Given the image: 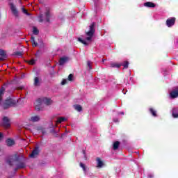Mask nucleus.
<instances>
[{"label":"nucleus","mask_w":178,"mask_h":178,"mask_svg":"<svg viewBox=\"0 0 178 178\" xmlns=\"http://www.w3.org/2000/svg\"><path fill=\"white\" fill-rule=\"evenodd\" d=\"M78 41L81 42V44H83V45H88V43H87V42H86V40H83L81 38H79Z\"/></svg>","instance_id":"bb28decb"},{"label":"nucleus","mask_w":178,"mask_h":178,"mask_svg":"<svg viewBox=\"0 0 178 178\" xmlns=\"http://www.w3.org/2000/svg\"><path fill=\"white\" fill-rule=\"evenodd\" d=\"M10 6L14 16H15V17H19V11H17V9H16V6H15V4H13V3H11L10 4Z\"/></svg>","instance_id":"39448f33"},{"label":"nucleus","mask_w":178,"mask_h":178,"mask_svg":"<svg viewBox=\"0 0 178 178\" xmlns=\"http://www.w3.org/2000/svg\"><path fill=\"white\" fill-rule=\"evenodd\" d=\"M22 9L23 13H24L27 16H30V13H29V11H27V10H26L24 8H22Z\"/></svg>","instance_id":"7c9ffc66"},{"label":"nucleus","mask_w":178,"mask_h":178,"mask_svg":"<svg viewBox=\"0 0 178 178\" xmlns=\"http://www.w3.org/2000/svg\"><path fill=\"white\" fill-rule=\"evenodd\" d=\"M33 84H34L35 87H40V86H41V82L40 81V78H38L37 76L35 77Z\"/></svg>","instance_id":"4468645a"},{"label":"nucleus","mask_w":178,"mask_h":178,"mask_svg":"<svg viewBox=\"0 0 178 178\" xmlns=\"http://www.w3.org/2000/svg\"><path fill=\"white\" fill-rule=\"evenodd\" d=\"M68 80H69V81H73V74H70L68 76Z\"/></svg>","instance_id":"473e14b6"},{"label":"nucleus","mask_w":178,"mask_h":178,"mask_svg":"<svg viewBox=\"0 0 178 178\" xmlns=\"http://www.w3.org/2000/svg\"><path fill=\"white\" fill-rule=\"evenodd\" d=\"M3 127H10V120L8 117L3 118Z\"/></svg>","instance_id":"1a4fd4ad"},{"label":"nucleus","mask_w":178,"mask_h":178,"mask_svg":"<svg viewBox=\"0 0 178 178\" xmlns=\"http://www.w3.org/2000/svg\"><path fill=\"white\" fill-rule=\"evenodd\" d=\"M122 66L124 67V69H127L129 67V61H124Z\"/></svg>","instance_id":"cd10ccee"},{"label":"nucleus","mask_w":178,"mask_h":178,"mask_svg":"<svg viewBox=\"0 0 178 178\" xmlns=\"http://www.w3.org/2000/svg\"><path fill=\"white\" fill-rule=\"evenodd\" d=\"M20 156L17 155V154H13L12 156H8L6 160V163L7 165H10V167L14 166L15 163L16 168L14 169V171L17 172L19 169H26V162L19 161Z\"/></svg>","instance_id":"f257e3e1"},{"label":"nucleus","mask_w":178,"mask_h":178,"mask_svg":"<svg viewBox=\"0 0 178 178\" xmlns=\"http://www.w3.org/2000/svg\"><path fill=\"white\" fill-rule=\"evenodd\" d=\"M175 23H176V17H175L168 18L166 20V25L168 26V27H172V26H175Z\"/></svg>","instance_id":"20e7f679"},{"label":"nucleus","mask_w":178,"mask_h":178,"mask_svg":"<svg viewBox=\"0 0 178 178\" xmlns=\"http://www.w3.org/2000/svg\"><path fill=\"white\" fill-rule=\"evenodd\" d=\"M31 42L32 44V47H35L38 45V43L35 42V38L34 36H31Z\"/></svg>","instance_id":"dca6fc26"},{"label":"nucleus","mask_w":178,"mask_h":178,"mask_svg":"<svg viewBox=\"0 0 178 178\" xmlns=\"http://www.w3.org/2000/svg\"><path fill=\"white\" fill-rule=\"evenodd\" d=\"M170 97L172 99H175V98H177V97H178V88L177 90H172L170 93Z\"/></svg>","instance_id":"9d476101"},{"label":"nucleus","mask_w":178,"mask_h":178,"mask_svg":"<svg viewBox=\"0 0 178 178\" xmlns=\"http://www.w3.org/2000/svg\"><path fill=\"white\" fill-rule=\"evenodd\" d=\"M39 99H40V102H42V104H44V105H51V104H52V100H51V99H48L47 97H43V98H39Z\"/></svg>","instance_id":"6e6552de"},{"label":"nucleus","mask_w":178,"mask_h":178,"mask_svg":"<svg viewBox=\"0 0 178 178\" xmlns=\"http://www.w3.org/2000/svg\"><path fill=\"white\" fill-rule=\"evenodd\" d=\"M5 58H6V52L4 50L0 49V60H3Z\"/></svg>","instance_id":"f8f14e48"},{"label":"nucleus","mask_w":178,"mask_h":178,"mask_svg":"<svg viewBox=\"0 0 178 178\" xmlns=\"http://www.w3.org/2000/svg\"><path fill=\"white\" fill-rule=\"evenodd\" d=\"M149 178H152V177H154L152 175H149Z\"/></svg>","instance_id":"c03bdc74"},{"label":"nucleus","mask_w":178,"mask_h":178,"mask_svg":"<svg viewBox=\"0 0 178 178\" xmlns=\"http://www.w3.org/2000/svg\"><path fill=\"white\" fill-rule=\"evenodd\" d=\"M5 88L3 87H1V88H0V103H1V101H2V98L5 94Z\"/></svg>","instance_id":"aec40b11"},{"label":"nucleus","mask_w":178,"mask_h":178,"mask_svg":"<svg viewBox=\"0 0 178 178\" xmlns=\"http://www.w3.org/2000/svg\"><path fill=\"white\" fill-rule=\"evenodd\" d=\"M65 84H67V79H63L61 81V85L65 86Z\"/></svg>","instance_id":"72a5a7b5"},{"label":"nucleus","mask_w":178,"mask_h":178,"mask_svg":"<svg viewBox=\"0 0 178 178\" xmlns=\"http://www.w3.org/2000/svg\"><path fill=\"white\" fill-rule=\"evenodd\" d=\"M31 122H38V120H40V116L38 115H35L33 116L30 118L29 120Z\"/></svg>","instance_id":"4be33fe9"},{"label":"nucleus","mask_w":178,"mask_h":178,"mask_svg":"<svg viewBox=\"0 0 178 178\" xmlns=\"http://www.w3.org/2000/svg\"><path fill=\"white\" fill-rule=\"evenodd\" d=\"M66 118L65 117H60L58 118V120L56 122V124H59V123H62L63 122H65Z\"/></svg>","instance_id":"412c9836"},{"label":"nucleus","mask_w":178,"mask_h":178,"mask_svg":"<svg viewBox=\"0 0 178 178\" xmlns=\"http://www.w3.org/2000/svg\"><path fill=\"white\" fill-rule=\"evenodd\" d=\"M42 17H43L42 14L39 16V18H40V19H42Z\"/></svg>","instance_id":"a19ab883"},{"label":"nucleus","mask_w":178,"mask_h":178,"mask_svg":"<svg viewBox=\"0 0 178 178\" xmlns=\"http://www.w3.org/2000/svg\"><path fill=\"white\" fill-rule=\"evenodd\" d=\"M95 22H92L89 26V31H86V35H87L86 40L91 41L92 40V37H94V34H95Z\"/></svg>","instance_id":"f03ea898"},{"label":"nucleus","mask_w":178,"mask_h":178,"mask_svg":"<svg viewBox=\"0 0 178 178\" xmlns=\"http://www.w3.org/2000/svg\"><path fill=\"white\" fill-rule=\"evenodd\" d=\"M45 16H46V22H47V23H49L50 19H51V13L49 12V10H47L45 13Z\"/></svg>","instance_id":"a211bd4d"},{"label":"nucleus","mask_w":178,"mask_h":178,"mask_svg":"<svg viewBox=\"0 0 178 178\" xmlns=\"http://www.w3.org/2000/svg\"><path fill=\"white\" fill-rule=\"evenodd\" d=\"M79 165H80L81 168H82L83 172H86L87 170V168H86V165H84V163H80Z\"/></svg>","instance_id":"c756f323"},{"label":"nucleus","mask_w":178,"mask_h":178,"mask_svg":"<svg viewBox=\"0 0 178 178\" xmlns=\"http://www.w3.org/2000/svg\"><path fill=\"white\" fill-rule=\"evenodd\" d=\"M35 61H36V60H35V59H31V60H30L28 62V63H29V65H35Z\"/></svg>","instance_id":"2f4dec72"},{"label":"nucleus","mask_w":178,"mask_h":178,"mask_svg":"<svg viewBox=\"0 0 178 178\" xmlns=\"http://www.w3.org/2000/svg\"><path fill=\"white\" fill-rule=\"evenodd\" d=\"M39 33H40V31H38V29H37V27L34 26V27H33V33L35 35H38Z\"/></svg>","instance_id":"a878e982"},{"label":"nucleus","mask_w":178,"mask_h":178,"mask_svg":"<svg viewBox=\"0 0 178 178\" xmlns=\"http://www.w3.org/2000/svg\"><path fill=\"white\" fill-rule=\"evenodd\" d=\"M11 84H17V78H15L12 81Z\"/></svg>","instance_id":"f704fd0d"},{"label":"nucleus","mask_w":178,"mask_h":178,"mask_svg":"<svg viewBox=\"0 0 178 178\" xmlns=\"http://www.w3.org/2000/svg\"><path fill=\"white\" fill-rule=\"evenodd\" d=\"M83 154L84 155H86V151H85V150H83Z\"/></svg>","instance_id":"37998d69"},{"label":"nucleus","mask_w":178,"mask_h":178,"mask_svg":"<svg viewBox=\"0 0 178 178\" xmlns=\"http://www.w3.org/2000/svg\"><path fill=\"white\" fill-rule=\"evenodd\" d=\"M96 161L97 162V168H102L104 166V162L101 161L100 158L97 157Z\"/></svg>","instance_id":"f3484780"},{"label":"nucleus","mask_w":178,"mask_h":178,"mask_svg":"<svg viewBox=\"0 0 178 178\" xmlns=\"http://www.w3.org/2000/svg\"><path fill=\"white\" fill-rule=\"evenodd\" d=\"M87 69H88L89 70H91V69H92V67L91 66V62L90 61L87 62Z\"/></svg>","instance_id":"c85d7f7f"},{"label":"nucleus","mask_w":178,"mask_h":178,"mask_svg":"<svg viewBox=\"0 0 178 178\" xmlns=\"http://www.w3.org/2000/svg\"><path fill=\"white\" fill-rule=\"evenodd\" d=\"M16 104H17V102L15 99L8 98L2 105L3 109H9V108L15 106Z\"/></svg>","instance_id":"7ed1b4c3"},{"label":"nucleus","mask_w":178,"mask_h":178,"mask_svg":"<svg viewBox=\"0 0 178 178\" xmlns=\"http://www.w3.org/2000/svg\"><path fill=\"white\" fill-rule=\"evenodd\" d=\"M67 60H69V58H67V57L60 58V60H59V65L62 66V65H65V63H66V62H67Z\"/></svg>","instance_id":"9b49d317"},{"label":"nucleus","mask_w":178,"mask_h":178,"mask_svg":"<svg viewBox=\"0 0 178 178\" xmlns=\"http://www.w3.org/2000/svg\"><path fill=\"white\" fill-rule=\"evenodd\" d=\"M104 62H105V59H103V60H102V63H104Z\"/></svg>","instance_id":"a18cd8bd"},{"label":"nucleus","mask_w":178,"mask_h":178,"mask_svg":"<svg viewBox=\"0 0 178 178\" xmlns=\"http://www.w3.org/2000/svg\"><path fill=\"white\" fill-rule=\"evenodd\" d=\"M19 90H23V88H19Z\"/></svg>","instance_id":"49530a36"},{"label":"nucleus","mask_w":178,"mask_h":178,"mask_svg":"<svg viewBox=\"0 0 178 178\" xmlns=\"http://www.w3.org/2000/svg\"><path fill=\"white\" fill-rule=\"evenodd\" d=\"M40 154V147H35L34 149L32 151L31 154H30L31 158H35L37 155Z\"/></svg>","instance_id":"0eeeda50"},{"label":"nucleus","mask_w":178,"mask_h":178,"mask_svg":"<svg viewBox=\"0 0 178 178\" xmlns=\"http://www.w3.org/2000/svg\"><path fill=\"white\" fill-rule=\"evenodd\" d=\"M119 145H120V142L119 141L114 142V143L113 144V149H114V151H116V149L119 148Z\"/></svg>","instance_id":"6ab92c4d"},{"label":"nucleus","mask_w":178,"mask_h":178,"mask_svg":"<svg viewBox=\"0 0 178 178\" xmlns=\"http://www.w3.org/2000/svg\"><path fill=\"white\" fill-rule=\"evenodd\" d=\"M40 130H42V134H45V131L44 130V129L40 128Z\"/></svg>","instance_id":"4c0bfd02"},{"label":"nucleus","mask_w":178,"mask_h":178,"mask_svg":"<svg viewBox=\"0 0 178 178\" xmlns=\"http://www.w3.org/2000/svg\"><path fill=\"white\" fill-rule=\"evenodd\" d=\"M110 65L111 67H117V69H119L122 66V64H118L116 63H111Z\"/></svg>","instance_id":"393cba45"},{"label":"nucleus","mask_w":178,"mask_h":178,"mask_svg":"<svg viewBox=\"0 0 178 178\" xmlns=\"http://www.w3.org/2000/svg\"><path fill=\"white\" fill-rule=\"evenodd\" d=\"M6 143L8 145V147H12V145H15V140L8 138L6 140Z\"/></svg>","instance_id":"2eb2a0df"},{"label":"nucleus","mask_w":178,"mask_h":178,"mask_svg":"<svg viewBox=\"0 0 178 178\" xmlns=\"http://www.w3.org/2000/svg\"><path fill=\"white\" fill-rule=\"evenodd\" d=\"M74 109L78 112H81L83 111V107L80 104H76L74 106Z\"/></svg>","instance_id":"5701e85b"},{"label":"nucleus","mask_w":178,"mask_h":178,"mask_svg":"<svg viewBox=\"0 0 178 178\" xmlns=\"http://www.w3.org/2000/svg\"><path fill=\"white\" fill-rule=\"evenodd\" d=\"M2 138H3V134L0 132V140H2Z\"/></svg>","instance_id":"e433bc0d"},{"label":"nucleus","mask_w":178,"mask_h":178,"mask_svg":"<svg viewBox=\"0 0 178 178\" xmlns=\"http://www.w3.org/2000/svg\"><path fill=\"white\" fill-rule=\"evenodd\" d=\"M4 86H8V84L7 83H4Z\"/></svg>","instance_id":"de8ad7c7"},{"label":"nucleus","mask_w":178,"mask_h":178,"mask_svg":"<svg viewBox=\"0 0 178 178\" xmlns=\"http://www.w3.org/2000/svg\"><path fill=\"white\" fill-rule=\"evenodd\" d=\"M120 115H124V112H120Z\"/></svg>","instance_id":"79ce46f5"},{"label":"nucleus","mask_w":178,"mask_h":178,"mask_svg":"<svg viewBox=\"0 0 178 178\" xmlns=\"http://www.w3.org/2000/svg\"><path fill=\"white\" fill-rule=\"evenodd\" d=\"M144 6H146L147 8H155L156 5L151 1H147L144 3Z\"/></svg>","instance_id":"ddd939ff"},{"label":"nucleus","mask_w":178,"mask_h":178,"mask_svg":"<svg viewBox=\"0 0 178 178\" xmlns=\"http://www.w3.org/2000/svg\"><path fill=\"white\" fill-rule=\"evenodd\" d=\"M42 103L41 102V99H38L36 100V102L35 103V111H42V109H41V106H42Z\"/></svg>","instance_id":"423d86ee"},{"label":"nucleus","mask_w":178,"mask_h":178,"mask_svg":"<svg viewBox=\"0 0 178 178\" xmlns=\"http://www.w3.org/2000/svg\"><path fill=\"white\" fill-rule=\"evenodd\" d=\"M113 122H115V123L119 122V120L118 118H115L113 120Z\"/></svg>","instance_id":"ea45409f"},{"label":"nucleus","mask_w":178,"mask_h":178,"mask_svg":"<svg viewBox=\"0 0 178 178\" xmlns=\"http://www.w3.org/2000/svg\"><path fill=\"white\" fill-rule=\"evenodd\" d=\"M149 111L150 113H152V116H154V118H156V116H158V115L156 114V111L154 108H150Z\"/></svg>","instance_id":"b1692460"},{"label":"nucleus","mask_w":178,"mask_h":178,"mask_svg":"<svg viewBox=\"0 0 178 178\" xmlns=\"http://www.w3.org/2000/svg\"><path fill=\"white\" fill-rule=\"evenodd\" d=\"M15 55H17V56H22V52L20 51L16 52Z\"/></svg>","instance_id":"c9c22d12"},{"label":"nucleus","mask_w":178,"mask_h":178,"mask_svg":"<svg viewBox=\"0 0 178 178\" xmlns=\"http://www.w3.org/2000/svg\"><path fill=\"white\" fill-rule=\"evenodd\" d=\"M44 22V19L42 18H40L39 22L42 23Z\"/></svg>","instance_id":"58836bf2"}]
</instances>
